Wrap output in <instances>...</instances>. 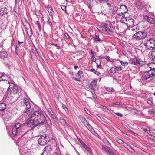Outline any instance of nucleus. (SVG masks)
<instances>
[{"mask_svg":"<svg viewBox=\"0 0 155 155\" xmlns=\"http://www.w3.org/2000/svg\"><path fill=\"white\" fill-rule=\"evenodd\" d=\"M21 107L25 109L24 112L29 117L28 119L33 127L42 126L47 123V121L42 111L41 110L34 111L29 100L24 98L21 103Z\"/></svg>","mask_w":155,"mask_h":155,"instance_id":"obj_1","label":"nucleus"},{"mask_svg":"<svg viewBox=\"0 0 155 155\" xmlns=\"http://www.w3.org/2000/svg\"><path fill=\"white\" fill-rule=\"evenodd\" d=\"M34 128L29 120L28 119L26 121V124H22L18 123H16L15 126L12 127V132L14 135H16L17 134L21 135L22 136L25 135V134L28 130Z\"/></svg>","mask_w":155,"mask_h":155,"instance_id":"obj_2","label":"nucleus"},{"mask_svg":"<svg viewBox=\"0 0 155 155\" xmlns=\"http://www.w3.org/2000/svg\"><path fill=\"white\" fill-rule=\"evenodd\" d=\"M8 84L9 86L5 94V96L7 98L13 96V95L18 94L19 89L18 85L12 80H8Z\"/></svg>","mask_w":155,"mask_h":155,"instance_id":"obj_3","label":"nucleus"},{"mask_svg":"<svg viewBox=\"0 0 155 155\" xmlns=\"http://www.w3.org/2000/svg\"><path fill=\"white\" fill-rule=\"evenodd\" d=\"M102 25L98 26L97 28L99 31L105 35H109V31L113 32L115 29L111 22L109 21L103 23Z\"/></svg>","mask_w":155,"mask_h":155,"instance_id":"obj_4","label":"nucleus"},{"mask_svg":"<svg viewBox=\"0 0 155 155\" xmlns=\"http://www.w3.org/2000/svg\"><path fill=\"white\" fill-rule=\"evenodd\" d=\"M128 11L127 7L125 5H122L120 6H118L116 9L114 10L115 13L118 15L122 17L125 16V14Z\"/></svg>","mask_w":155,"mask_h":155,"instance_id":"obj_5","label":"nucleus"},{"mask_svg":"<svg viewBox=\"0 0 155 155\" xmlns=\"http://www.w3.org/2000/svg\"><path fill=\"white\" fill-rule=\"evenodd\" d=\"M155 75V70L153 69H150L144 71L142 74L143 78L145 80H147Z\"/></svg>","mask_w":155,"mask_h":155,"instance_id":"obj_6","label":"nucleus"},{"mask_svg":"<svg viewBox=\"0 0 155 155\" xmlns=\"http://www.w3.org/2000/svg\"><path fill=\"white\" fill-rule=\"evenodd\" d=\"M49 140V135L47 134H44L43 135H41L38 140L39 144L43 146L47 144V141Z\"/></svg>","mask_w":155,"mask_h":155,"instance_id":"obj_7","label":"nucleus"},{"mask_svg":"<svg viewBox=\"0 0 155 155\" xmlns=\"http://www.w3.org/2000/svg\"><path fill=\"white\" fill-rule=\"evenodd\" d=\"M147 35V33L144 31H139L136 32L133 35L134 38L137 40H140L145 38Z\"/></svg>","mask_w":155,"mask_h":155,"instance_id":"obj_8","label":"nucleus"},{"mask_svg":"<svg viewBox=\"0 0 155 155\" xmlns=\"http://www.w3.org/2000/svg\"><path fill=\"white\" fill-rule=\"evenodd\" d=\"M144 45L147 47V49H152L155 47V40L152 38L147 41Z\"/></svg>","mask_w":155,"mask_h":155,"instance_id":"obj_9","label":"nucleus"},{"mask_svg":"<svg viewBox=\"0 0 155 155\" xmlns=\"http://www.w3.org/2000/svg\"><path fill=\"white\" fill-rule=\"evenodd\" d=\"M131 64L138 66H142L145 64V62L141 59L135 57L132 60Z\"/></svg>","mask_w":155,"mask_h":155,"instance_id":"obj_10","label":"nucleus"},{"mask_svg":"<svg viewBox=\"0 0 155 155\" xmlns=\"http://www.w3.org/2000/svg\"><path fill=\"white\" fill-rule=\"evenodd\" d=\"M25 137V136H21L18 139V146H22L25 144L27 140V139Z\"/></svg>","mask_w":155,"mask_h":155,"instance_id":"obj_11","label":"nucleus"},{"mask_svg":"<svg viewBox=\"0 0 155 155\" xmlns=\"http://www.w3.org/2000/svg\"><path fill=\"white\" fill-rule=\"evenodd\" d=\"M128 19L126 24L127 27H130V26H132L135 25V23L136 22L135 20H134L132 18L129 17H128Z\"/></svg>","mask_w":155,"mask_h":155,"instance_id":"obj_12","label":"nucleus"},{"mask_svg":"<svg viewBox=\"0 0 155 155\" xmlns=\"http://www.w3.org/2000/svg\"><path fill=\"white\" fill-rule=\"evenodd\" d=\"M23 25L26 29V31L28 32V30H29L31 31V28L30 23L28 22L26 18L24 19V20L22 22Z\"/></svg>","mask_w":155,"mask_h":155,"instance_id":"obj_13","label":"nucleus"},{"mask_svg":"<svg viewBox=\"0 0 155 155\" xmlns=\"http://www.w3.org/2000/svg\"><path fill=\"white\" fill-rule=\"evenodd\" d=\"M143 18L146 21L150 23L151 24H153L155 23V19L149 17L146 15H143Z\"/></svg>","mask_w":155,"mask_h":155,"instance_id":"obj_14","label":"nucleus"},{"mask_svg":"<svg viewBox=\"0 0 155 155\" xmlns=\"http://www.w3.org/2000/svg\"><path fill=\"white\" fill-rule=\"evenodd\" d=\"M97 81L96 80H93L91 83L89 87L93 91H94L95 87L97 85Z\"/></svg>","mask_w":155,"mask_h":155,"instance_id":"obj_15","label":"nucleus"},{"mask_svg":"<svg viewBox=\"0 0 155 155\" xmlns=\"http://www.w3.org/2000/svg\"><path fill=\"white\" fill-rule=\"evenodd\" d=\"M93 38L94 39V41L96 43H101L102 40L99 37L98 35L95 34L93 36Z\"/></svg>","mask_w":155,"mask_h":155,"instance_id":"obj_16","label":"nucleus"},{"mask_svg":"<svg viewBox=\"0 0 155 155\" xmlns=\"http://www.w3.org/2000/svg\"><path fill=\"white\" fill-rule=\"evenodd\" d=\"M44 150L46 151L48 155H50L52 151L51 146L49 145H47L44 148Z\"/></svg>","mask_w":155,"mask_h":155,"instance_id":"obj_17","label":"nucleus"},{"mask_svg":"<svg viewBox=\"0 0 155 155\" xmlns=\"http://www.w3.org/2000/svg\"><path fill=\"white\" fill-rule=\"evenodd\" d=\"M8 10L6 7L0 9V15H3L7 14L8 13Z\"/></svg>","mask_w":155,"mask_h":155,"instance_id":"obj_18","label":"nucleus"},{"mask_svg":"<svg viewBox=\"0 0 155 155\" xmlns=\"http://www.w3.org/2000/svg\"><path fill=\"white\" fill-rule=\"evenodd\" d=\"M31 151L29 149L25 150L21 152V155H32Z\"/></svg>","mask_w":155,"mask_h":155,"instance_id":"obj_19","label":"nucleus"},{"mask_svg":"<svg viewBox=\"0 0 155 155\" xmlns=\"http://www.w3.org/2000/svg\"><path fill=\"white\" fill-rule=\"evenodd\" d=\"M79 118L81 121L84 124V125L87 124V122H88L85 118L82 115H80L79 116Z\"/></svg>","mask_w":155,"mask_h":155,"instance_id":"obj_20","label":"nucleus"},{"mask_svg":"<svg viewBox=\"0 0 155 155\" xmlns=\"http://www.w3.org/2000/svg\"><path fill=\"white\" fill-rule=\"evenodd\" d=\"M0 57L2 58H7L8 57V54L5 51H1L0 53Z\"/></svg>","mask_w":155,"mask_h":155,"instance_id":"obj_21","label":"nucleus"},{"mask_svg":"<svg viewBox=\"0 0 155 155\" xmlns=\"http://www.w3.org/2000/svg\"><path fill=\"white\" fill-rule=\"evenodd\" d=\"M6 107V106L5 104L3 103L0 104V111H4Z\"/></svg>","mask_w":155,"mask_h":155,"instance_id":"obj_22","label":"nucleus"},{"mask_svg":"<svg viewBox=\"0 0 155 155\" xmlns=\"http://www.w3.org/2000/svg\"><path fill=\"white\" fill-rule=\"evenodd\" d=\"M47 9L50 15H52L53 11L52 8L48 6L47 7Z\"/></svg>","mask_w":155,"mask_h":155,"instance_id":"obj_23","label":"nucleus"},{"mask_svg":"<svg viewBox=\"0 0 155 155\" xmlns=\"http://www.w3.org/2000/svg\"><path fill=\"white\" fill-rule=\"evenodd\" d=\"M84 125L90 131L92 132L94 130V129L92 128V126L88 122H87V124Z\"/></svg>","mask_w":155,"mask_h":155,"instance_id":"obj_24","label":"nucleus"},{"mask_svg":"<svg viewBox=\"0 0 155 155\" xmlns=\"http://www.w3.org/2000/svg\"><path fill=\"white\" fill-rule=\"evenodd\" d=\"M83 74V72L82 71L79 70L78 71V76H80L81 75H82ZM81 78V77H80V78H76L75 77L73 78L76 81H80V78Z\"/></svg>","mask_w":155,"mask_h":155,"instance_id":"obj_25","label":"nucleus"},{"mask_svg":"<svg viewBox=\"0 0 155 155\" xmlns=\"http://www.w3.org/2000/svg\"><path fill=\"white\" fill-rule=\"evenodd\" d=\"M60 119L61 120V123L64 125H66L67 127H68L69 126V124L67 123L64 118L60 117Z\"/></svg>","mask_w":155,"mask_h":155,"instance_id":"obj_26","label":"nucleus"},{"mask_svg":"<svg viewBox=\"0 0 155 155\" xmlns=\"http://www.w3.org/2000/svg\"><path fill=\"white\" fill-rule=\"evenodd\" d=\"M128 18V17H122L121 18V19L120 20V22L121 23L126 24L127 20V18Z\"/></svg>","mask_w":155,"mask_h":155,"instance_id":"obj_27","label":"nucleus"},{"mask_svg":"<svg viewBox=\"0 0 155 155\" xmlns=\"http://www.w3.org/2000/svg\"><path fill=\"white\" fill-rule=\"evenodd\" d=\"M78 140L82 146V148H85L87 146L80 139H78Z\"/></svg>","mask_w":155,"mask_h":155,"instance_id":"obj_28","label":"nucleus"},{"mask_svg":"<svg viewBox=\"0 0 155 155\" xmlns=\"http://www.w3.org/2000/svg\"><path fill=\"white\" fill-rule=\"evenodd\" d=\"M95 62H96V63L97 65V68H101V62L100 60H98L97 61H96V60H95Z\"/></svg>","mask_w":155,"mask_h":155,"instance_id":"obj_29","label":"nucleus"},{"mask_svg":"<svg viewBox=\"0 0 155 155\" xmlns=\"http://www.w3.org/2000/svg\"><path fill=\"white\" fill-rule=\"evenodd\" d=\"M18 43L19 46L20 48L23 47L25 45V43L23 41H20L19 40H18Z\"/></svg>","mask_w":155,"mask_h":155,"instance_id":"obj_30","label":"nucleus"},{"mask_svg":"<svg viewBox=\"0 0 155 155\" xmlns=\"http://www.w3.org/2000/svg\"><path fill=\"white\" fill-rule=\"evenodd\" d=\"M143 130L144 131L147 132V134L150 135H152L151 133L152 130H150V129L148 130L147 129H144Z\"/></svg>","mask_w":155,"mask_h":155,"instance_id":"obj_31","label":"nucleus"},{"mask_svg":"<svg viewBox=\"0 0 155 155\" xmlns=\"http://www.w3.org/2000/svg\"><path fill=\"white\" fill-rule=\"evenodd\" d=\"M122 68L123 67L121 65H120L118 66H115L114 68V69L115 70H117L119 71H120Z\"/></svg>","mask_w":155,"mask_h":155,"instance_id":"obj_32","label":"nucleus"},{"mask_svg":"<svg viewBox=\"0 0 155 155\" xmlns=\"http://www.w3.org/2000/svg\"><path fill=\"white\" fill-rule=\"evenodd\" d=\"M117 61L120 62L121 63L122 65L124 66V68L125 67V65H127L128 64V63L127 62H124L120 60H117Z\"/></svg>","mask_w":155,"mask_h":155,"instance_id":"obj_33","label":"nucleus"},{"mask_svg":"<svg viewBox=\"0 0 155 155\" xmlns=\"http://www.w3.org/2000/svg\"><path fill=\"white\" fill-rule=\"evenodd\" d=\"M106 89L107 91L109 92L114 91V90L112 87H107Z\"/></svg>","mask_w":155,"mask_h":155,"instance_id":"obj_34","label":"nucleus"},{"mask_svg":"<svg viewBox=\"0 0 155 155\" xmlns=\"http://www.w3.org/2000/svg\"><path fill=\"white\" fill-rule=\"evenodd\" d=\"M102 149L103 151L106 154L108 152H109V150L107 149L105 147H102Z\"/></svg>","mask_w":155,"mask_h":155,"instance_id":"obj_35","label":"nucleus"},{"mask_svg":"<svg viewBox=\"0 0 155 155\" xmlns=\"http://www.w3.org/2000/svg\"><path fill=\"white\" fill-rule=\"evenodd\" d=\"M15 54L17 56H18V52H19V50H18V48L17 46H16L15 47Z\"/></svg>","mask_w":155,"mask_h":155,"instance_id":"obj_36","label":"nucleus"},{"mask_svg":"<svg viewBox=\"0 0 155 155\" xmlns=\"http://www.w3.org/2000/svg\"><path fill=\"white\" fill-rule=\"evenodd\" d=\"M85 149L90 153H92L91 149L88 146H87Z\"/></svg>","mask_w":155,"mask_h":155,"instance_id":"obj_37","label":"nucleus"},{"mask_svg":"<svg viewBox=\"0 0 155 155\" xmlns=\"http://www.w3.org/2000/svg\"><path fill=\"white\" fill-rule=\"evenodd\" d=\"M152 58L153 60L155 61V51H153L152 52Z\"/></svg>","mask_w":155,"mask_h":155,"instance_id":"obj_38","label":"nucleus"},{"mask_svg":"<svg viewBox=\"0 0 155 155\" xmlns=\"http://www.w3.org/2000/svg\"><path fill=\"white\" fill-rule=\"evenodd\" d=\"M126 148L131 152L134 151L131 146L129 145H128Z\"/></svg>","mask_w":155,"mask_h":155,"instance_id":"obj_39","label":"nucleus"},{"mask_svg":"<svg viewBox=\"0 0 155 155\" xmlns=\"http://www.w3.org/2000/svg\"><path fill=\"white\" fill-rule=\"evenodd\" d=\"M127 129L128 131H130L133 133L135 134H138L137 133H136L134 131V130L132 128H131V129H130V128H128L127 127Z\"/></svg>","mask_w":155,"mask_h":155,"instance_id":"obj_40","label":"nucleus"},{"mask_svg":"<svg viewBox=\"0 0 155 155\" xmlns=\"http://www.w3.org/2000/svg\"><path fill=\"white\" fill-rule=\"evenodd\" d=\"M138 22H136L135 23V25H134L132 26H130V27H131V28H139L138 26H137V25Z\"/></svg>","mask_w":155,"mask_h":155,"instance_id":"obj_41","label":"nucleus"},{"mask_svg":"<svg viewBox=\"0 0 155 155\" xmlns=\"http://www.w3.org/2000/svg\"><path fill=\"white\" fill-rule=\"evenodd\" d=\"M35 14L36 16H38L40 15L41 13L39 10H35Z\"/></svg>","mask_w":155,"mask_h":155,"instance_id":"obj_42","label":"nucleus"},{"mask_svg":"<svg viewBox=\"0 0 155 155\" xmlns=\"http://www.w3.org/2000/svg\"><path fill=\"white\" fill-rule=\"evenodd\" d=\"M37 24L38 28L40 31L41 28L40 23L39 22V21H37Z\"/></svg>","mask_w":155,"mask_h":155,"instance_id":"obj_43","label":"nucleus"},{"mask_svg":"<svg viewBox=\"0 0 155 155\" xmlns=\"http://www.w3.org/2000/svg\"><path fill=\"white\" fill-rule=\"evenodd\" d=\"M147 103L150 105H152L153 103L152 101L149 98L147 99L146 100Z\"/></svg>","mask_w":155,"mask_h":155,"instance_id":"obj_44","label":"nucleus"},{"mask_svg":"<svg viewBox=\"0 0 155 155\" xmlns=\"http://www.w3.org/2000/svg\"><path fill=\"white\" fill-rule=\"evenodd\" d=\"M109 72L110 73H113L114 74L116 73L115 70L114 69V70H113L112 69V68H111L109 70Z\"/></svg>","mask_w":155,"mask_h":155,"instance_id":"obj_45","label":"nucleus"},{"mask_svg":"<svg viewBox=\"0 0 155 155\" xmlns=\"http://www.w3.org/2000/svg\"><path fill=\"white\" fill-rule=\"evenodd\" d=\"M143 5L142 4L140 3V4H138L137 6V8L140 9H142L143 8Z\"/></svg>","mask_w":155,"mask_h":155,"instance_id":"obj_46","label":"nucleus"},{"mask_svg":"<svg viewBox=\"0 0 155 155\" xmlns=\"http://www.w3.org/2000/svg\"><path fill=\"white\" fill-rule=\"evenodd\" d=\"M117 142L120 144H123L124 143V142L123 140H121V139H119L117 140Z\"/></svg>","mask_w":155,"mask_h":155,"instance_id":"obj_47","label":"nucleus"},{"mask_svg":"<svg viewBox=\"0 0 155 155\" xmlns=\"http://www.w3.org/2000/svg\"><path fill=\"white\" fill-rule=\"evenodd\" d=\"M131 30L132 31H133V32H137L139 30V28H134V29L131 28Z\"/></svg>","mask_w":155,"mask_h":155,"instance_id":"obj_48","label":"nucleus"},{"mask_svg":"<svg viewBox=\"0 0 155 155\" xmlns=\"http://www.w3.org/2000/svg\"><path fill=\"white\" fill-rule=\"evenodd\" d=\"M107 154L108 155H116L113 152H111L109 150V152H108Z\"/></svg>","mask_w":155,"mask_h":155,"instance_id":"obj_49","label":"nucleus"},{"mask_svg":"<svg viewBox=\"0 0 155 155\" xmlns=\"http://www.w3.org/2000/svg\"><path fill=\"white\" fill-rule=\"evenodd\" d=\"M62 107H63V108L66 111H68V109L66 107V106L65 104H63L62 105Z\"/></svg>","mask_w":155,"mask_h":155,"instance_id":"obj_50","label":"nucleus"},{"mask_svg":"<svg viewBox=\"0 0 155 155\" xmlns=\"http://www.w3.org/2000/svg\"><path fill=\"white\" fill-rule=\"evenodd\" d=\"M61 9L64 11L65 12H66V6L64 5H62L61 6Z\"/></svg>","mask_w":155,"mask_h":155,"instance_id":"obj_51","label":"nucleus"},{"mask_svg":"<svg viewBox=\"0 0 155 155\" xmlns=\"http://www.w3.org/2000/svg\"><path fill=\"white\" fill-rule=\"evenodd\" d=\"M117 60H116V59H110V62L111 63H113L114 62H115V61H117Z\"/></svg>","mask_w":155,"mask_h":155,"instance_id":"obj_52","label":"nucleus"},{"mask_svg":"<svg viewBox=\"0 0 155 155\" xmlns=\"http://www.w3.org/2000/svg\"><path fill=\"white\" fill-rule=\"evenodd\" d=\"M64 36L65 37H66L67 38H70L71 37L67 33H64Z\"/></svg>","mask_w":155,"mask_h":155,"instance_id":"obj_53","label":"nucleus"},{"mask_svg":"<svg viewBox=\"0 0 155 155\" xmlns=\"http://www.w3.org/2000/svg\"><path fill=\"white\" fill-rule=\"evenodd\" d=\"M47 23H48V24L50 26H51L52 24V22L51 21H50V18H48Z\"/></svg>","mask_w":155,"mask_h":155,"instance_id":"obj_54","label":"nucleus"},{"mask_svg":"<svg viewBox=\"0 0 155 155\" xmlns=\"http://www.w3.org/2000/svg\"><path fill=\"white\" fill-rule=\"evenodd\" d=\"M115 114H116V115H118L119 116H120V117H122L123 116L122 114L120 113L116 112V113H115Z\"/></svg>","mask_w":155,"mask_h":155,"instance_id":"obj_55","label":"nucleus"},{"mask_svg":"<svg viewBox=\"0 0 155 155\" xmlns=\"http://www.w3.org/2000/svg\"><path fill=\"white\" fill-rule=\"evenodd\" d=\"M105 58L108 61H110V57L109 56H106L105 57Z\"/></svg>","mask_w":155,"mask_h":155,"instance_id":"obj_56","label":"nucleus"},{"mask_svg":"<svg viewBox=\"0 0 155 155\" xmlns=\"http://www.w3.org/2000/svg\"><path fill=\"white\" fill-rule=\"evenodd\" d=\"M68 73L69 74L71 75L72 76H74V73L72 71H68Z\"/></svg>","mask_w":155,"mask_h":155,"instance_id":"obj_57","label":"nucleus"},{"mask_svg":"<svg viewBox=\"0 0 155 155\" xmlns=\"http://www.w3.org/2000/svg\"><path fill=\"white\" fill-rule=\"evenodd\" d=\"M101 3H104L105 2H107L108 0H98Z\"/></svg>","mask_w":155,"mask_h":155,"instance_id":"obj_58","label":"nucleus"},{"mask_svg":"<svg viewBox=\"0 0 155 155\" xmlns=\"http://www.w3.org/2000/svg\"><path fill=\"white\" fill-rule=\"evenodd\" d=\"M48 111L49 112V113H50V115H51L52 114H53V112H52V110H51V109L50 108H49L48 109Z\"/></svg>","mask_w":155,"mask_h":155,"instance_id":"obj_59","label":"nucleus"},{"mask_svg":"<svg viewBox=\"0 0 155 155\" xmlns=\"http://www.w3.org/2000/svg\"><path fill=\"white\" fill-rule=\"evenodd\" d=\"M41 155H48L47 153L44 150L43 152Z\"/></svg>","mask_w":155,"mask_h":155,"instance_id":"obj_60","label":"nucleus"},{"mask_svg":"<svg viewBox=\"0 0 155 155\" xmlns=\"http://www.w3.org/2000/svg\"><path fill=\"white\" fill-rule=\"evenodd\" d=\"M128 144L127 143H124V145H123V146L126 148L128 146Z\"/></svg>","mask_w":155,"mask_h":155,"instance_id":"obj_61","label":"nucleus"},{"mask_svg":"<svg viewBox=\"0 0 155 155\" xmlns=\"http://www.w3.org/2000/svg\"><path fill=\"white\" fill-rule=\"evenodd\" d=\"M148 112L150 114H152L154 112L153 111H152L151 110H148Z\"/></svg>","mask_w":155,"mask_h":155,"instance_id":"obj_62","label":"nucleus"},{"mask_svg":"<svg viewBox=\"0 0 155 155\" xmlns=\"http://www.w3.org/2000/svg\"><path fill=\"white\" fill-rule=\"evenodd\" d=\"M4 43V41L3 40L1 43L0 47H2L3 46V44Z\"/></svg>","mask_w":155,"mask_h":155,"instance_id":"obj_63","label":"nucleus"},{"mask_svg":"<svg viewBox=\"0 0 155 155\" xmlns=\"http://www.w3.org/2000/svg\"><path fill=\"white\" fill-rule=\"evenodd\" d=\"M153 78L152 79V82L153 83H155V76L153 77Z\"/></svg>","mask_w":155,"mask_h":155,"instance_id":"obj_64","label":"nucleus"}]
</instances>
